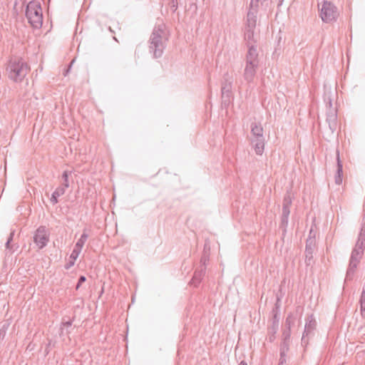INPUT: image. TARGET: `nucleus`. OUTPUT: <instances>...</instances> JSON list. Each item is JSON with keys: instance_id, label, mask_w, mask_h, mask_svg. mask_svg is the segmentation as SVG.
<instances>
[{"instance_id": "nucleus-1", "label": "nucleus", "mask_w": 365, "mask_h": 365, "mask_svg": "<svg viewBox=\"0 0 365 365\" xmlns=\"http://www.w3.org/2000/svg\"><path fill=\"white\" fill-rule=\"evenodd\" d=\"M169 36V31L164 24H159L154 27L149 39V51L154 58H158L162 56Z\"/></svg>"}, {"instance_id": "nucleus-2", "label": "nucleus", "mask_w": 365, "mask_h": 365, "mask_svg": "<svg viewBox=\"0 0 365 365\" xmlns=\"http://www.w3.org/2000/svg\"><path fill=\"white\" fill-rule=\"evenodd\" d=\"M30 71L28 63L21 58L11 56L6 64L8 78L15 83H21Z\"/></svg>"}, {"instance_id": "nucleus-3", "label": "nucleus", "mask_w": 365, "mask_h": 365, "mask_svg": "<svg viewBox=\"0 0 365 365\" xmlns=\"http://www.w3.org/2000/svg\"><path fill=\"white\" fill-rule=\"evenodd\" d=\"M365 248V222L361 224V230L358 236V240L355 247L351 252L349 260V265L346 272V277L353 275L358 263L361 259Z\"/></svg>"}, {"instance_id": "nucleus-4", "label": "nucleus", "mask_w": 365, "mask_h": 365, "mask_svg": "<svg viewBox=\"0 0 365 365\" xmlns=\"http://www.w3.org/2000/svg\"><path fill=\"white\" fill-rule=\"evenodd\" d=\"M26 16L29 23L34 27L38 29L43 24V14L39 1H31L26 6Z\"/></svg>"}, {"instance_id": "nucleus-5", "label": "nucleus", "mask_w": 365, "mask_h": 365, "mask_svg": "<svg viewBox=\"0 0 365 365\" xmlns=\"http://www.w3.org/2000/svg\"><path fill=\"white\" fill-rule=\"evenodd\" d=\"M257 9H251L247 15L245 28V38L249 44L250 42H257L258 34L256 31Z\"/></svg>"}, {"instance_id": "nucleus-6", "label": "nucleus", "mask_w": 365, "mask_h": 365, "mask_svg": "<svg viewBox=\"0 0 365 365\" xmlns=\"http://www.w3.org/2000/svg\"><path fill=\"white\" fill-rule=\"evenodd\" d=\"M339 11L336 6L329 1H324L320 9V17L324 23H331L336 20Z\"/></svg>"}, {"instance_id": "nucleus-7", "label": "nucleus", "mask_w": 365, "mask_h": 365, "mask_svg": "<svg viewBox=\"0 0 365 365\" xmlns=\"http://www.w3.org/2000/svg\"><path fill=\"white\" fill-rule=\"evenodd\" d=\"M49 241V233L46 227L40 226L36 231L34 236V242L38 247L43 249L46 246Z\"/></svg>"}, {"instance_id": "nucleus-8", "label": "nucleus", "mask_w": 365, "mask_h": 365, "mask_svg": "<svg viewBox=\"0 0 365 365\" xmlns=\"http://www.w3.org/2000/svg\"><path fill=\"white\" fill-rule=\"evenodd\" d=\"M255 42L247 43L248 51L245 58V63L258 66L259 65V60L258 57V52L257 46L254 44Z\"/></svg>"}, {"instance_id": "nucleus-9", "label": "nucleus", "mask_w": 365, "mask_h": 365, "mask_svg": "<svg viewBox=\"0 0 365 365\" xmlns=\"http://www.w3.org/2000/svg\"><path fill=\"white\" fill-rule=\"evenodd\" d=\"M317 325V322L315 319L312 315L308 316L307 319V322L304 326V331L303 332V335L302 337V344L304 345H307L308 344V340L306 339L315 329Z\"/></svg>"}, {"instance_id": "nucleus-10", "label": "nucleus", "mask_w": 365, "mask_h": 365, "mask_svg": "<svg viewBox=\"0 0 365 365\" xmlns=\"http://www.w3.org/2000/svg\"><path fill=\"white\" fill-rule=\"evenodd\" d=\"M232 77L227 73H225L223 76L221 88L222 96L223 98H227V100H229L232 93Z\"/></svg>"}, {"instance_id": "nucleus-11", "label": "nucleus", "mask_w": 365, "mask_h": 365, "mask_svg": "<svg viewBox=\"0 0 365 365\" xmlns=\"http://www.w3.org/2000/svg\"><path fill=\"white\" fill-rule=\"evenodd\" d=\"M257 68L258 66L245 63L243 71V78L247 83H250L254 81Z\"/></svg>"}, {"instance_id": "nucleus-12", "label": "nucleus", "mask_w": 365, "mask_h": 365, "mask_svg": "<svg viewBox=\"0 0 365 365\" xmlns=\"http://www.w3.org/2000/svg\"><path fill=\"white\" fill-rule=\"evenodd\" d=\"M88 237V235L85 232L81 235L80 239L77 241L75 247L70 255V259H76L78 258Z\"/></svg>"}, {"instance_id": "nucleus-13", "label": "nucleus", "mask_w": 365, "mask_h": 365, "mask_svg": "<svg viewBox=\"0 0 365 365\" xmlns=\"http://www.w3.org/2000/svg\"><path fill=\"white\" fill-rule=\"evenodd\" d=\"M314 245V239L309 237L307 240L305 247V262L307 265H310L312 262Z\"/></svg>"}, {"instance_id": "nucleus-14", "label": "nucleus", "mask_w": 365, "mask_h": 365, "mask_svg": "<svg viewBox=\"0 0 365 365\" xmlns=\"http://www.w3.org/2000/svg\"><path fill=\"white\" fill-rule=\"evenodd\" d=\"M206 267H200V269L196 270L194 273L192 279L190 281V284L194 287H197L198 284L201 282L202 278L205 275Z\"/></svg>"}, {"instance_id": "nucleus-15", "label": "nucleus", "mask_w": 365, "mask_h": 365, "mask_svg": "<svg viewBox=\"0 0 365 365\" xmlns=\"http://www.w3.org/2000/svg\"><path fill=\"white\" fill-rule=\"evenodd\" d=\"M71 174V172L67 170L63 173L61 185L56 189L55 192H61V195H63L65 193L66 190L69 187L68 175Z\"/></svg>"}, {"instance_id": "nucleus-16", "label": "nucleus", "mask_w": 365, "mask_h": 365, "mask_svg": "<svg viewBox=\"0 0 365 365\" xmlns=\"http://www.w3.org/2000/svg\"><path fill=\"white\" fill-rule=\"evenodd\" d=\"M327 122L331 132H334L336 130L337 125V115L336 110H330L327 113Z\"/></svg>"}, {"instance_id": "nucleus-17", "label": "nucleus", "mask_w": 365, "mask_h": 365, "mask_svg": "<svg viewBox=\"0 0 365 365\" xmlns=\"http://www.w3.org/2000/svg\"><path fill=\"white\" fill-rule=\"evenodd\" d=\"M252 144L254 146L256 154L262 155L264 148V138H252Z\"/></svg>"}, {"instance_id": "nucleus-18", "label": "nucleus", "mask_w": 365, "mask_h": 365, "mask_svg": "<svg viewBox=\"0 0 365 365\" xmlns=\"http://www.w3.org/2000/svg\"><path fill=\"white\" fill-rule=\"evenodd\" d=\"M251 133L252 135V138H264L263 135V128L261 124L252 123L251 124Z\"/></svg>"}, {"instance_id": "nucleus-19", "label": "nucleus", "mask_w": 365, "mask_h": 365, "mask_svg": "<svg viewBox=\"0 0 365 365\" xmlns=\"http://www.w3.org/2000/svg\"><path fill=\"white\" fill-rule=\"evenodd\" d=\"M259 4L262 6L267 8L269 4V0H251L250 8L257 9Z\"/></svg>"}, {"instance_id": "nucleus-20", "label": "nucleus", "mask_w": 365, "mask_h": 365, "mask_svg": "<svg viewBox=\"0 0 365 365\" xmlns=\"http://www.w3.org/2000/svg\"><path fill=\"white\" fill-rule=\"evenodd\" d=\"M290 213L289 207H282V225L286 227L288 224L289 215Z\"/></svg>"}, {"instance_id": "nucleus-21", "label": "nucleus", "mask_w": 365, "mask_h": 365, "mask_svg": "<svg viewBox=\"0 0 365 365\" xmlns=\"http://www.w3.org/2000/svg\"><path fill=\"white\" fill-rule=\"evenodd\" d=\"M336 161H337V170H336V175H342L343 165H342V163H341V161L340 160L339 151V150H336Z\"/></svg>"}, {"instance_id": "nucleus-22", "label": "nucleus", "mask_w": 365, "mask_h": 365, "mask_svg": "<svg viewBox=\"0 0 365 365\" xmlns=\"http://www.w3.org/2000/svg\"><path fill=\"white\" fill-rule=\"evenodd\" d=\"M295 319L292 314H288L285 321V328L290 329L294 325Z\"/></svg>"}, {"instance_id": "nucleus-23", "label": "nucleus", "mask_w": 365, "mask_h": 365, "mask_svg": "<svg viewBox=\"0 0 365 365\" xmlns=\"http://www.w3.org/2000/svg\"><path fill=\"white\" fill-rule=\"evenodd\" d=\"M14 235V231H12L10 233L9 237L8 238L6 242V250H9V252H13V245H11V241L13 240V237Z\"/></svg>"}, {"instance_id": "nucleus-24", "label": "nucleus", "mask_w": 365, "mask_h": 365, "mask_svg": "<svg viewBox=\"0 0 365 365\" xmlns=\"http://www.w3.org/2000/svg\"><path fill=\"white\" fill-rule=\"evenodd\" d=\"M289 350V341H284L280 349V355L282 358L285 356L286 353Z\"/></svg>"}, {"instance_id": "nucleus-25", "label": "nucleus", "mask_w": 365, "mask_h": 365, "mask_svg": "<svg viewBox=\"0 0 365 365\" xmlns=\"http://www.w3.org/2000/svg\"><path fill=\"white\" fill-rule=\"evenodd\" d=\"M292 204V198L289 194H287L283 200V206L282 207H289Z\"/></svg>"}, {"instance_id": "nucleus-26", "label": "nucleus", "mask_w": 365, "mask_h": 365, "mask_svg": "<svg viewBox=\"0 0 365 365\" xmlns=\"http://www.w3.org/2000/svg\"><path fill=\"white\" fill-rule=\"evenodd\" d=\"M209 261L208 254L206 251L204 252L203 255L200 259L201 267H206V264Z\"/></svg>"}, {"instance_id": "nucleus-27", "label": "nucleus", "mask_w": 365, "mask_h": 365, "mask_svg": "<svg viewBox=\"0 0 365 365\" xmlns=\"http://www.w3.org/2000/svg\"><path fill=\"white\" fill-rule=\"evenodd\" d=\"M61 192H60V191H58V192H55V191H54V192H53V194H52V195H51V199H50V200H51V203H52L53 205H55V204H56V203L58 202V197H60V196H61Z\"/></svg>"}, {"instance_id": "nucleus-28", "label": "nucleus", "mask_w": 365, "mask_h": 365, "mask_svg": "<svg viewBox=\"0 0 365 365\" xmlns=\"http://www.w3.org/2000/svg\"><path fill=\"white\" fill-rule=\"evenodd\" d=\"M284 341H289L291 336V329L285 328L282 334Z\"/></svg>"}, {"instance_id": "nucleus-29", "label": "nucleus", "mask_w": 365, "mask_h": 365, "mask_svg": "<svg viewBox=\"0 0 365 365\" xmlns=\"http://www.w3.org/2000/svg\"><path fill=\"white\" fill-rule=\"evenodd\" d=\"M86 277H84V276H81V277H79V279H78V283H77V284H76V289H79V287H81V285L82 284V283L85 282H86Z\"/></svg>"}, {"instance_id": "nucleus-30", "label": "nucleus", "mask_w": 365, "mask_h": 365, "mask_svg": "<svg viewBox=\"0 0 365 365\" xmlns=\"http://www.w3.org/2000/svg\"><path fill=\"white\" fill-rule=\"evenodd\" d=\"M8 326L9 325H3L2 328L0 329V339L1 338H4L5 334H6V329L8 328Z\"/></svg>"}, {"instance_id": "nucleus-31", "label": "nucleus", "mask_w": 365, "mask_h": 365, "mask_svg": "<svg viewBox=\"0 0 365 365\" xmlns=\"http://www.w3.org/2000/svg\"><path fill=\"white\" fill-rule=\"evenodd\" d=\"M335 183L336 185H341L342 182V175H335L334 176Z\"/></svg>"}, {"instance_id": "nucleus-32", "label": "nucleus", "mask_w": 365, "mask_h": 365, "mask_svg": "<svg viewBox=\"0 0 365 365\" xmlns=\"http://www.w3.org/2000/svg\"><path fill=\"white\" fill-rule=\"evenodd\" d=\"M361 314L362 318L365 319V301L361 303Z\"/></svg>"}, {"instance_id": "nucleus-33", "label": "nucleus", "mask_w": 365, "mask_h": 365, "mask_svg": "<svg viewBox=\"0 0 365 365\" xmlns=\"http://www.w3.org/2000/svg\"><path fill=\"white\" fill-rule=\"evenodd\" d=\"M76 260V259H70L69 262L65 266L66 269H69L71 267H72L75 264Z\"/></svg>"}, {"instance_id": "nucleus-34", "label": "nucleus", "mask_w": 365, "mask_h": 365, "mask_svg": "<svg viewBox=\"0 0 365 365\" xmlns=\"http://www.w3.org/2000/svg\"><path fill=\"white\" fill-rule=\"evenodd\" d=\"M73 62H74V60H73V61L70 63V65H69L68 68L65 71V72L63 73V75H64L65 76H67V75H68V73H69L70 69H71V66H72V65H73Z\"/></svg>"}, {"instance_id": "nucleus-35", "label": "nucleus", "mask_w": 365, "mask_h": 365, "mask_svg": "<svg viewBox=\"0 0 365 365\" xmlns=\"http://www.w3.org/2000/svg\"><path fill=\"white\" fill-rule=\"evenodd\" d=\"M365 302V290L363 289V291L361 292V299H360V302L362 303Z\"/></svg>"}, {"instance_id": "nucleus-36", "label": "nucleus", "mask_w": 365, "mask_h": 365, "mask_svg": "<svg viewBox=\"0 0 365 365\" xmlns=\"http://www.w3.org/2000/svg\"><path fill=\"white\" fill-rule=\"evenodd\" d=\"M285 362H286L285 356L282 358V356L280 355L279 365H283Z\"/></svg>"}, {"instance_id": "nucleus-37", "label": "nucleus", "mask_w": 365, "mask_h": 365, "mask_svg": "<svg viewBox=\"0 0 365 365\" xmlns=\"http://www.w3.org/2000/svg\"><path fill=\"white\" fill-rule=\"evenodd\" d=\"M71 324H72V321H68V322L63 323V326L67 327H71Z\"/></svg>"}, {"instance_id": "nucleus-38", "label": "nucleus", "mask_w": 365, "mask_h": 365, "mask_svg": "<svg viewBox=\"0 0 365 365\" xmlns=\"http://www.w3.org/2000/svg\"><path fill=\"white\" fill-rule=\"evenodd\" d=\"M239 365H247V364L245 361H242L239 364Z\"/></svg>"}, {"instance_id": "nucleus-39", "label": "nucleus", "mask_w": 365, "mask_h": 365, "mask_svg": "<svg viewBox=\"0 0 365 365\" xmlns=\"http://www.w3.org/2000/svg\"><path fill=\"white\" fill-rule=\"evenodd\" d=\"M329 106L331 107V101L330 99L329 101Z\"/></svg>"}, {"instance_id": "nucleus-40", "label": "nucleus", "mask_w": 365, "mask_h": 365, "mask_svg": "<svg viewBox=\"0 0 365 365\" xmlns=\"http://www.w3.org/2000/svg\"><path fill=\"white\" fill-rule=\"evenodd\" d=\"M273 336L270 337V341H272Z\"/></svg>"}, {"instance_id": "nucleus-41", "label": "nucleus", "mask_w": 365, "mask_h": 365, "mask_svg": "<svg viewBox=\"0 0 365 365\" xmlns=\"http://www.w3.org/2000/svg\"><path fill=\"white\" fill-rule=\"evenodd\" d=\"M273 336L270 337V341H272Z\"/></svg>"}]
</instances>
